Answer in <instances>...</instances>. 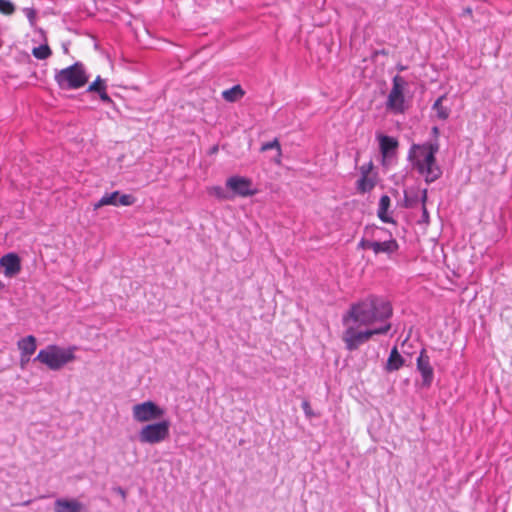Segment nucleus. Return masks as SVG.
<instances>
[{
	"instance_id": "f257e3e1",
	"label": "nucleus",
	"mask_w": 512,
	"mask_h": 512,
	"mask_svg": "<svg viewBox=\"0 0 512 512\" xmlns=\"http://www.w3.org/2000/svg\"><path fill=\"white\" fill-rule=\"evenodd\" d=\"M392 316L390 302L377 296H369L366 299L354 303L343 316V325L353 322L358 326H369L376 322H382Z\"/></svg>"
},
{
	"instance_id": "f03ea898",
	"label": "nucleus",
	"mask_w": 512,
	"mask_h": 512,
	"mask_svg": "<svg viewBox=\"0 0 512 512\" xmlns=\"http://www.w3.org/2000/svg\"><path fill=\"white\" fill-rule=\"evenodd\" d=\"M439 151L437 141H429L423 144H413L408 152V160L412 167L422 176L426 183L430 184L442 175V170L436 161Z\"/></svg>"
},
{
	"instance_id": "7ed1b4c3",
	"label": "nucleus",
	"mask_w": 512,
	"mask_h": 512,
	"mask_svg": "<svg viewBox=\"0 0 512 512\" xmlns=\"http://www.w3.org/2000/svg\"><path fill=\"white\" fill-rule=\"evenodd\" d=\"M74 351L75 347L65 349L58 345H48L39 351L34 361L46 365L50 370L57 371L75 359Z\"/></svg>"
},
{
	"instance_id": "20e7f679",
	"label": "nucleus",
	"mask_w": 512,
	"mask_h": 512,
	"mask_svg": "<svg viewBox=\"0 0 512 512\" xmlns=\"http://www.w3.org/2000/svg\"><path fill=\"white\" fill-rule=\"evenodd\" d=\"M344 326L346 329L342 334V340L349 351L358 349L360 345L366 343L373 335L386 334L391 329L390 323H386L379 328L366 330H357V326L353 322Z\"/></svg>"
},
{
	"instance_id": "39448f33",
	"label": "nucleus",
	"mask_w": 512,
	"mask_h": 512,
	"mask_svg": "<svg viewBox=\"0 0 512 512\" xmlns=\"http://www.w3.org/2000/svg\"><path fill=\"white\" fill-rule=\"evenodd\" d=\"M88 79L85 67L81 62H75L55 74V81L62 90L79 89L88 82Z\"/></svg>"
},
{
	"instance_id": "423d86ee",
	"label": "nucleus",
	"mask_w": 512,
	"mask_h": 512,
	"mask_svg": "<svg viewBox=\"0 0 512 512\" xmlns=\"http://www.w3.org/2000/svg\"><path fill=\"white\" fill-rule=\"evenodd\" d=\"M170 421L162 420L143 426L139 431L138 438L144 444H158L169 437Z\"/></svg>"
},
{
	"instance_id": "0eeeda50",
	"label": "nucleus",
	"mask_w": 512,
	"mask_h": 512,
	"mask_svg": "<svg viewBox=\"0 0 512 512\" xmlns=\"http://www.w3.org/2000/svg\"><path fill=\"white\" fill-rule=\"evenodd\" d=\"M408 85L407 81L400 75H396L392 80V89L390 90L386 108L394 114H402L406 110L404 90Z\"/></svg>"
},
{
	"instance_id": "6e6552de",
	"label": "nucleus",
	"mask_w": 512,
	"mask_h": 512,
	"mask_svg": "<svg viewBox=\"0 0 512 512\" xmlns=\"http://www.w3.org/2000/svg\"><path fill=\"white\" fill-rule=\"evenodd\" d=\"M164 414L165 410L153 401L135 404L132 408L134 420L140 423L161 419Z\"/></svg>"
},
{
	"instance_id": "1a4fd4ad",
	"label": "nucleus",
	"mask_w": 512,
	"mask_h": 512,
	"mask_svg": "<svg viewBox=\"0 0 512 512\" xmlns=\"http://www.w3.org/2000/svg\"><path fill=\"white\" fill-rule=\"evenodd\" d=\"M226 187L230 189L234 195L241 197L253 196L257 190L253 188V183L249 178L242 176H231L226 180Z\"/></svg>"
},
{
	"instance_id": "9d476101",
	"label": "nucleus",
	"mask_w": 512,
	"mask_h": 512,
	"mask_svg": "<svg viewBox=\"0 0 512 512\" xmlns=\"http://www.w3.org/2000/svg\"><path fill=\"white\" fill-rule=\"evenodd\" d=\"M417 370L422 377V387L429 388L434 379V370L430 363V358L425 349L420 351L416 362Z\"/></svg>"
},
{
	"instance_id": "9b49d317",
	"label": "nucleus",
	"mask_w": 512,
	"mask_h": 512,
	"mask_svg": "<svg viewBox=\"0 0 512 512\" xmlns=\"http://www.w3.org/2000/svg\"><path fill=\"white\" fill-rule=\"evenodd\" d=\"M371 246H372L371 250L374 252L375 255L384 253L389 258L394 253H396L398 251V249H399L398 242L396 241V239H394L392 237L391 234H389V239L388 240L381 241L380 239H378V240H374L373 239V243L371 244Z\"/></svg>"
},
{
	"instance_id": "f8f14e48",
	"label": "nucleus",
	"mask_w": 512,
	"mask_h": 512,
	"mask_svg": "<svg viewBox=\"0 0 512 512\" xmlns=\"http://www.w3.org/2000/svg\"><path fill=\"white\" fill-rule=\"evenodd\" d=\"M0 265L7 277L16 276L21 270V260L16 253H8L0 259Z\"/></svg>"
},
{
	"instance_id": "ddd939ff",
	"label": "nucleus",
	"mask_w": 512,
	"mask_h": 512,
	"mask_svg": "<svg viewBox=\"0 0 512 512\" xmlns=\"http://www.w3.org/2000/svg\"><path fill=\"white\" fill-rule=\"evenodd\" d=\"M85 506L77 499L58 498L54 502V512H84Z\"/></svg>"
},
{
	"instance_id": "4468645a",
	"label": "nucleus",
	"mask_w": 512,
	"mask_h": 512,
	"mask_svg": "<svg viewBox=\"0 0 512 512\" xmlns=\"http://www.w3.org/2000/svg\"><path fill=\"white\" fill-rule=\"evenodd\" d=\"M388 231L384 228L372 226L366 227L364 230V237L358 243V249H371V244L373 243V239H381L382 234H386Z\"/></svg>"
},
{
	"instance_id": "2eb2a0df",
	"label": "nucleus",
	"mask_w": 512,
	"mask_h": 512,
	"mask_svg": "<svg viewBox=\"0 0 512 512\" xmlns=\"http://www.w3.org/2000/svg\"><path fill=\"white\" fill-rule=\"evenodd\" d=\"M379 146L383 160L385 161L386 159H390L395 156L398 148V141L394 137L381 135L379 137Z\"/></svg>"
},
{
	"instance_id": "dca6fc26",
	"label": "nucleus",
	"mask_w": 512,
	"mask_h": 512,
	"mask_svg": "<svg viewBox=\"0 0 512 512\" xmlns=\"http://www.w3.org/2000/svg\"><path fill=\"white\" fill-rule=\"evenodd\" d=\"M18 349L20 350V354L24 356H31L35 353L37 348V340L35 336L28 335L22 339H20L17 343Z\"/></svg>"
},
{
	"instance_id": "f3484780",
	"label": "nucleus",
	"mask_w": 512,
	"mask_h": 512,
	"mask_svg": "<svg viewBox=\"0 0 512 512\" xmlns=\"http://www.w3.org/2000/svg\"><path fill=\"white\" fill-rule=\"evenodd\" d=\"M405 363L404 358L398 352L397 347H393L386 363V370L388 372L399 370Z\"/></svg>"
},
{
	"instance_id": "a211bd4d",
	"label": "nucleus",
	"mask_w": 512,
	"mask_h": 512,
	"mask_svg": "<svg viewBox=\"0 0 512 512\" xmlns=\"http://www.w3.org/2000/svg\"><path fill=\"white\" fill-rule=\"evenodd\" d=\"M390 202L391 200L388 195H382L379 201L377 215L384 223H394L392 217L387 214V211L390 207Z\"/></svg>"
},
{
	"instance_id": "6ab92c4d",
	"label": "nucleus",
	"mask_w": 512,
	"mask_h": 512,
	"mask_svg": "<svg viewBox=\"0 0 512 512\" xmlns=\"http://www.w3.org/2000/svg\"><path fill=\"white\" fill-rule=\"evenodd\" d=\"M119 197V191H114L112 193H106L103 195L98 202L93 204L94 210H97L106 205L118 206L117 199Z\"/></svg>"
},
{
	"instance_id": "aec40b11",
	"label": "nucleus",
	"mask_w": 512,
	"mask_h": 512,
	"mask_svg": "<svg viewBox=\"0 0 512 512\" xmlns=\"http://www.w3.org/2000/svg\"><path fill=\"white\" fill-rule=\"evenodd\" d=\"M421 192L422 190L411 189L409 191H405L404 194V207L413 208L417 205L419 201H421Z\"/></svg>"
},
{
	"instance_id": "412c9836",
	"label": "nucleus",
	"mask_w": 512,
	"mask_h": 512,
	"mask_svg": "<svg viewBox=\"0 0 512 512\" xmlns=\"http://www.w3.org/2000/svg\"><path fill=\"white\" fill-rule=\"evenodd\" d=\"M245 92L240 85H235L222 92V97L227 102H235L244 96Z\"/></svg>"
},
{
	"instance_id": "4be33fe9",
	"label": "nucleus",
	"mask_w": 512,
	"mask_h": 512,
	"mask_svg": "<svg viewBox=\"0 0 512 512\" xmlns=\"http://www.w3.org/2000/svg\"><path fill=\"white\" fill-rule=\"evenodd\" d=\"M445 95L440 96L433 104L432 109L436 111V115L441 120H446L449 117V108L442 105Z\"/></svg>"
},
{
	"instance_id": "5701e85b",
	"label": "nucleus",
	"mask_w": 512,
	"mask_h": 512,
	"mask_svg": "<svg viewBox=\"0 0 512 512\" xmlns=\"http://www.w3.org/2000/svg\"><path fill=\"white\" fill-rule=\"evenodd\" d=\"M32 54L36 59L45 60L51 56L52 51L47 44H42L33 48Z\"/></svg>"
},
{
	"instance_id": "b1692460",
	"label": "nucleus",
	"mask_w": 512,
	"mask_h": 512,
	"mask_svg": "<svg viewBox=\"0 0 512 512\" xmlns=\"http://www.w3.org/2000/svg\"><path fill=\"white\" fill-rule=\"evenodd\" d=\"M375 186V182L368 177L361 176L357 181V189L361 193H366L371 191Z\"/></svg>"
},
{
	"instance_id": "393cba45",
	"label": "nucleus",
	"mask_w": 512,
	"mask_h": 512,
	"mask_svg": "<svg viewBox=\"0 0 512 512\" xmlns=\"http://www.w3.org/2000/svg\"><path fill=\"white\" fill-rule=\"evenodd\" d=\"M0 12L4 15H12L15 12V6L10 0H0Z\"/></svg>"
},
{
	"instance_id": "a878e982",
	"label": "nucleus",
	"mask_w": 512,
	"mask_h": 512,
	"mask_svg": "<svg viewBox=\"0 0 512 512\" xmlns=\"http://www.w3.org/2000/svg\"><path fill=\"white\" fill-rule=\"evenodd\" d=\"M103 87H106V81L102 79L100 76H97L95 81H93L89 86L87 91L88 92H95L97 93L100 91Z\"/></svg>"
},
{
	"instance_id": "bb28decb",
	"label": "nucleus",
	"mask_w": 512,
	"mask_h": 512,
	"mask_svg": "<svg viewBox=\"0 0 512 512\" xmlns=\"http://www.w3.org/2000/svg\"><path fill=\"white\" fill-rule=\"evenodd\" d=\"M270 149H276L277 150V155L278 156L281 155V146H280V143H279L277 138H275L274 140H272L270 142L263 143L261 148H260V150L262 152L270 150Z\"/></svg>"
},
{
	"instance_id": "cd10ccee",
	"label": "nucleus",
	"mask_w": 512,
	"mask_h": 512,
	"mask_svg": "<svg viewBox=\"0 0 512 512\" xmlns=\"http://www.w3.org/2000/svg\"><path fill=\"white\" fill-rule=\"evenodd\" d=\"M117 202H118V206L121 205V206H131L134 204L135 202V197L131 194H120L119 193V197L117 199Z\"/></svg>"
},
{
	"instance_id": "c85d7f7f",
	"label": "nucleus",
	"mask_w": 512,
	"mask_h": 512,
	"mask_svg": "<svg viewBox=\"0 0 512 512\" xmlns=\"http://www.w3.org/2000/svg\"><path fill=\"white\" fill-rule=\"evenodd\" d=\"M208 192L210 195H214L220 200H225L229 198V196L226 194V192L221 186H213L209 188Z\"/></svg>"
},
{
	"instance_id": "c756f323",
	"label": "nucleus",
	"mask_w": 512,
	"mask_h": 512,
	"mask_svg": "<svg viewBox=\"0 0 512 512\" xmlns=\"http://www.w3.org/2000/svg\"><path fill=\"white\" fill-rule=\"evenodd\" d=\"M426 201H427V189H423L421 192L422 221L427 223L429 221V213L425 206Z\"/></svg>"
},
{
	"instance_id": "7c9ffc66",
	"label": "nucleus",
	"mask_w": 512,
	"mask_h": 512,
	"mask_svg": "<svg viewBox=\"0 0 512 512\" xmlns=\"http://www.w3.org/2000/svg\"><path fill=\"white\" fill-rule=\"evenodd\" d=\"M23 12L25 13L26 17L28 18L30 24L33 26L36 22V17H37L36 10L33 8H24Z\"/></svg>"
},
{
	"instance_id": "2f4dec72",
	"label": "nucleus",
	"mask_w": 512,
	"mask_h": 512,
	"mask_svg": "<svg viewBox=\"0 0 512 512\" xmlns=\"http://www.w3.org/2000/svg\"><path fill=\"white\" fill-rule=\"evenodd\" d=\"M106 87H103L100 91H98V95L101 99V101H103L104 103H107V104H111L113 103L112 99L110 98V96L107 94L106 92Z\"/></svg>"
},
{
	"instance_id": "473e14b6",
	"label": "nucleus",
	"mask_w": 512,
	"mask_h": 512,
	"mask_svg": "<svg viewBox=\"0 0 512 512\" xmlns=\"http://www.w3.org/2000/svg\"><path fill=\"white\" fill-rule=\"evenodd\" d=\"M372 167H373L372 162H369V163H368V164H366V165H362V166L360 167L361 176H364V175H365L366 177H368V174L370 173V171H371Z\"/></svg>"
},
{
	"instance_id": "72a5a7b5",
	"label": "nucleus",
	"mask_w": 512,
	"mask_h": 512,
	"mask_svg": "<svg viewBox=\"0 0 512 512\" xmlns=\"http://www.w3.org/2000/svg\"><path fill=\"white\" fill-rule=\"evenodd\" d=\"M302 408L306 414V416L308 417H311L313 415L312 411H311V407H310V404L308 401H303L302 403Z\"/></svg>"
},
{
	"instance_id": "f704fd0d",
	"label": "nucleus",
	"mask_w": 512,
	"mask_h": 512,
	"mask_svg": "<svg viewBox=\"0 0 512 512\" xmlns=\"http://www.w3.org/2000/svg\"><path fill=\"white\" fill-rule=\"evenodd\" d=\"M29 361L30 356H24L23 354H20V365L22 368H24Z\"/></svg>"
},
{
	"instance_id": "c9c22d12",
	"label": "nucleus",
	"mask_w": 512,
	"mask_h": 512,
	"mask_svg": "<svg viewBox=\"0 0 512 512\" xmlns=\"http://www.w3.org/2000/svg\"><path fill=\"white\" fill-rule=\"evenodd\" d=\"M431 133L432 135L434 136L435 140L434 141H437L438 142V136H439V133H440V130L437 126H434L432 127V130H431Z\"/></svg>"
},
{
	"instance_id": "e433bc0d",
	"label": "nucleus",
	"mask_w": 512,
	"mask_h": 512,
	"mask_svg": "<svg viewBox=\"0 0 512 512\" xmlns=\"http://www.w3.org/2000/svg\"><path fill=\"white\" fill-rule=\"evenodd\" d=\"M462 15H469V16H471L472 15V8L471 7L464 8Z\"/></svg>"
},
{
	"instance_id": "4c0bfd02",
	"label": "nucleus",
	"mask_w": 512,
	"mask_h": 512,
	"mask_svg": "<svg viewBox=\"0 0 512 512\" xmlns=\"http://www.w3.org/2000/svg\"><path fill=\"white\" fill-rule=\"evenodd\" d=\"M217 151H218V146H213V147H211V149H210V154H214V153H216Z\"/></svg>"
},
{
	"instance_id": "58836bf2",
	"label": "nucleus",
	"mask_w": 512,
	"mask_h": 512,
	"mask_svg": "<svg viewBox=\"0 0 512 512\" xmlns=\"http://www.w3.org/2000/svg\"><path fill=\"white\" fill-rule=\"evenodd\" d=\"M118 492L122 495L123 498L126 497V493L121 487L118 488Z\"/></svg>"
},
{
	"instance_id": "ea45409f",
	"label": "nucleus",
	"mask_w": 512,
	"mask_h": 512,
	"mask_svg": "<svg viewBox=\"0 0 512 512\" xmlns=\"http://www.w3.org/2000/svg\"><path fill=\"white\" fill-rule=\"evenodd\" d=\"M404 69H405V67H404V66H400V67H399V70H400V71H403Z\"/></svg>"
},
{
	"instance_id": "a19ab883",
	"label": "nucleus",
	"mask_w": 512,
	"mask_h": 512,
	"mask_svg": "<svg viewBox=\"0 0 512 512\" xmlns=\"http://www.w3.org/2000/svg\"><path fill=\"white\" fill-rule=\"evenodd\" d=\"M3 283L0 281V289L3 288Z\"/></svg>"
}]
</instances>
